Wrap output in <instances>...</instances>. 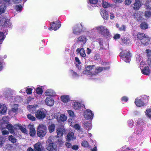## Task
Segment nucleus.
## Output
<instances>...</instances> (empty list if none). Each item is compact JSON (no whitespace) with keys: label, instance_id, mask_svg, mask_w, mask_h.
Wrapping results in <instances>:
<instances>
[{"label":"nucleus","instance_id":"nucleus-1","mask_svg":"<svg viewBox=\"0 0 151 151\" xmlns=\"http://www.w3.org/2000/svg\"><path fill=\"white\" fill-rule=\"evenodd\" d=\"M109 68V67L96 68L94 65H88L85 67V70L83 71V73L88 77H93L102 71L108 70Z\"/></svg>","mask_w":151,"mask_h":151},{"label":"nucleus","instance_id":"nucleus-2","mask_svg":"<svg viewBox=\"0 0 151 151\" xmlns=\"http://www.w3.org/2000/svg\"><path fill=\"white\" fill-rule=\"evenodd\" d=\"M98 33L104 36H108L110 35L109 29L105 26L101 25L97 26L92 29L91 33L92 35Z\"/></svg>","mask_w":151,"mask_h":151},{"label":"nucleus","instance_id":"nucleus-3","mask_svg":"<svg viewBox=\"0 0 151 151\" xmlns=\"http://www.w3.org/2000/svg\"><path fill=\"white\" fill-rule=\"evenodd\" d=\"M137 36L138 39L140 40L142 44L144 45H147L150 42V37L144 33H138Z\"/></svg>","mask_w":151,"mask_h":151},{"label":"nucleus","instance_id":"nucleus-4","mask_svg":"<svg viewBox=\"0 0 151 151\" xmlns=\"http://www.w3.org/2000/svg\"><path fill=\"white\" fill-rule=\"evenodd\" d=\"M47 114V111L45 109H39L35 112V115L37 119L40 120L44 119Z\"/></svg>","mask_w":151,"mask_h":151},{"label":"nucleus","instance_id":"nucleus-5","mask_svg":"<svg viewBox=\"0 0 151 151\" xmlns=\"http://www.w3.org/2000/svg\"><path fill=\"white\" fill-rule=\"evenodd\" d=\"M47 131L46 126L43 124H40L37 129V134L39 137H42L45 135Z\"/></svg>","mask_w":151,"mask_h":151},{"label":"nucleus","instance_id":"nucleus-6","mask_svg":"<svg viewBox=\"0 0 151 151\" xmlns=\"http://www.w3.org/2000/svg\"><path fill=\"white\" fill-rule=\"evenodd\" d=\"M148 98L146 96H144L141 99H136L135 103L137 106L140 107L145 105L148 101Z\"/></svg>","mask_w":151,"mask_h":151},{"label":"nucleus","instance_id":"nucleus-7","mask_svg":"<svg viewBox=\"0 0 151 151\" xmlns=\"http://www.w3.org/2000/svg\"><path fill=\"white\" fill-rule=\"evenodd\" d=\"M121 50L122 51L120 52V56L123 57V59L126 62L129 63L131 58V55L129 52L125 50H122V49H121Z\"/></svg>","mask_w":151,"mask_h":151},{"label":"nucleus","instance_id":"nucleus-8","mask_svg":"<svg viewBox=\"0 0 151 151\" xmlns=\"http://www.w3.org/2000/svg\"><path fill=\"white\" fill-rule=\"evenodd\" d=\"M65 130L63 128H58L57 129V137H60V138L58 139V143L60 144H62L63 142L62 136L63 134L65 133Z\"/></svg>","mask_w":151,"mask_h":151},{"label":"nucleus","instance_id":"nucleus-9","mask_svg":"<svg viewBox=\"0 0 151 151\" xmlns=\"http://www.w3.org/2000/svg\"><path fill=\"white\" fill-rule=\"evenodd\" d=\"M94 114L91 110L87 109L84 112L83 116L86 119L92 120Z\"/></svg>","mask_w":151,"mask_h":151},{"label":"nucleus","instance_id":"nucleus-10","mask_svg":"<svg viewBox=\"0 0 151 151\" xmlns=\"http://www.w3.org/2000/svg\"><path fill=\"white\" fill-rule=\"evenodd\" d=\"M47 149L49 151H56V146L53 145V143L50 140H48L46 142Z\"/></svg>","mask_w":151,"mask_h":151},{"label":"nucleus","instance_id":"nucleus-11","mask_svg":"<svg viewBox=\"0 0 151 151\" xmlns=\"http://www.w3.org/2000/svg\"><path fill=\"white\" fill-rule=\"evenodd\" d=\"M51 27L48 28L49 30L53 29L56 31L61 26V24L59 22L57 21L55 22H52L50 24Z\"/></svg>","mask_w":151,"mask_h":151},{"label":"nucleus","instance_id":"nucleus-12","mask_svg":"<svg viewBox=\"0 0 151 151\" xmlns=\"http://www.w3.org/2000/svg\"><path fill=\"white\" fill-rule=\"evenodd\" d=\"M68 123L70 126L73 127L75 129L77 130L79 132H81V128L80 125L78 124H74V119H70L68 120Z\"/></svg>","mask_w":151,"mask_h":151},{"label":"nucleus","instance_id":"nucleus-13","mask_svg":"<svg viewBox=\"0 0 151 151\" xmlns=\"http://www.w3.org/2000/svg\"><path fill=\"white\" fill-rule=\"evenodd\" d=\"M34 150L35 151H44V148L41 143L38 142L34 145Z\"/></svg>","mask_w":151,"mask_h":151},{"label":"nucleus","instance_id":"nucleus-14","mask_svg":"<svg viewBox=\"0 0 151 151\" xmlns=\"http://www.w3.org/2000/svg\"><path fill=\"white\" fill-rule=\"evenodd\" d=\"M45 94L46 96L53 97L56 95L55 92L52 89H48L46 90L45 92Z\"/></svg>","mask_w":151,"mask_h":151},{"label":"nucleus","instance_id":"nucleus-15","mask_svg":"<svg viewBox=\"0 0 151 151\" xmlns=\"http://www.w3.org/2000/svg\"><path fill=\"white\" fill-rule=\"evenodd\" d=\"M87 39L86 37L81 36L78 38L76 40V42L79 43H81L85 44L86 42Z\"/></svg>","mask_w":151,"mask_h":151},{"label":"nucleus","instance_id":"nucleus-16","mask_svg":"<svg viewBox=\"0 0 151 151\" xmlns=\"http://www.w3.org/2000/svg\"><path fill=\"white\" fill-rule=\"evenodd\" d=\"M45 102L47 106H52L54 104V101L52 99L47 97L45 100Z\"/></svg>","mask_w":151,"mask_h":151},{"label":"nucleus","instance_id":"nucleus-17","mask_svg":"<svg viewBox=\"0 0 151 151\" xmlns=\"http://www.w3.org/2000/svg\"><path fill=\"white\" fill-rule=\"evenodd\" d=\"M100 13L102 17L105 19H107L108 18V14L107 12L104 9L100 10Z\"/></svg>","mask_w":151,"mask_h":151},{"label":"nucleus","instance_id":"nucleus-18","mask_svg":"<svg viewBox=\"0 0 151 151\" xmlns=\"http://www.w3.org/2000/svg\"><path fill=\"white\" fill-rule=\"evenodd\" d=\"M7 109L6 106L4 104H0V115H5Z\"/></svg>","mask_w":151,"mask_h":151},{"label":"nucleus","instance_id":"nucleus-19","mask_svg":"<svg viewBox=\"0 0 151 151\" xmlns=\"http://www.w3.org/2000/svg\"><path fill=\"white\" fill-rule=\"evenodd\" d=\"M76 52L77 54L79 53L80 55L83 57H85L86 56V54L83 48H77L76 50Z\"/></svg>","mask_w":151,"mask_h":151},{"label":"nucleus","instance_id":"nucleus-20","mask_svg":"<svg viewBox=\"0 0 151 151\" xmlns=\"http://www.w3.org/2000/svg\"><path fill=\"white\" fill-rule=\"evenodd\" d=\"M141 6L140 0H135L133 9L135 10H138Z\"/></svg>","mask_w":151,"mask_h":151},{"label":"nucleus","instance_id":"nucleus-21","mask_svg":"<svg viewBox=\"0 0 151 151\" xmlns=\"http://www.w3.org/2000/svg\"><path fill=\"white\" fill-rule=\"evenodd\" d=\"M18 108V104H14L13 106L12 109L9 111V114L10 115H12V113H15L17 111Z\"/></svg>","mask_w":151,"mask_h":151},{"label":"nucleus","instance_id":"nucleus-22","mask_svg":"<svg viewBox=\"0 0 151 151\" xmlns=\"http://www.w3.org/2000/svg\"><path fill=\"white\" fill-rule=\"evenodd\" d=\"M30 131L29 134L31 136H34L35 134L36 130L32 125H29V126Z\"/></svg>","mask_w":151,"mask_h":151},{"label":"nucleus","instance_id":"nucleus-23","mask_svg":"<svg viewBox=\"0 0 151 151\" xmlns=\"http://www.w3.org/2000/svg\"><path fill=\"white\" fill-rule=\"evenodd\" d=\"M60 99L64 103H67L69 102L70 100L69 96L67 95L61 96L60 97Z\"/></svg>","mask_w":151,"mask_h":151},{"label":"nucleus","instance_id":"nucleus-24","mask_svg":"<svg viewBox=\"0 0 151 151\" xmlns=\"http://www.w3.org/2000/svg\"><path fill=\"white\" fill-rule=\"evenodd\" d=\"M37 107V105H29L27 106L28 110L32 113H34L35 111L36 108Z\"/></svg>","mask_w":151,"mask_h":151},{"label":"nucleus","instance_id":"nucleus-25","mask_svg":"<svg viewBox=\"0 0 151 151\" xmlns=\"http://www.w3.org/2000/svg\"><path fill=\"white\" fill-rule=\"evenodd\" d=\"M134 17L139 22H141L142 19V17L140 12H136L134 15Z\"/></svg>","mask_w":151,"mask_h":151},{"label":"nucleus","instance_id":"nucleus-26","mask_svg":"<svg viewBox=\"0 0 151 151\" xmlns=\"http://www.w3.org/2000/svg\"><path fill=\"white\" fill-rule=\"evenodd\" d=\"M142 73L145 75H148L150 73V70L148 66L145 67L143 69L141 70Z\"/></svg>","mask_w":151,"mask_h":151},{"label":"nucleus","instance_id":"nucleus-27","mask_svg":"<svg viewBox=\"0 0 151 151\" xmlns=\"http://www.w3.org/2000/svg\"><path fill=\"white\" fill-rule=\"evenodd\" d=\"M72 105L73 108L75 110L79 109L81 106L80 103L76 101L73 102L72 103Z\"/></svg>","mask_w":151,"mask_h":151},{"label":"nucleus","instance_id":"nucleus-28","mask_svg":"<svg viewBox=\"0 0 151 151\" xmlns=\"http://www.w3.org/2000/svg\"><path fill=\"white\" fill-rule=\"evenodd\" d=\"M76 139V137L75 136L74 133L72 132H69L67 136L68 140H73Z\"/></svg>","mask_w":151,"mask_h":151},{"label":"nucleus","instance_id":"nucleus-29","mask_svg":"<svg viewBox=\"0 0 151 151\" xmlns=\"http://www.w3.org/2000/svg\"><path fill=\"white\" fill-rule=\"evenodd\" d=\"M58 116H59V117L58 116L57 117V119L59 120L60 121L64 122L67 119V116L64 114H61L60 116H59V115H58Z\"/></svg>","mask_w":151,"mask_h":151},{"label":"nucleus","instance_id":"nucleus-30","mask_svg":"<svg viewBox=\"0 0 151 151\" xmlns=\"http://www.w3.org/2000/svg\"><path fill=\"white\" fill-rule=\"evenodd\" d=\"M84 127L87 130H88L91 129L92 127V124L91 122H87L84 123Z\"/></svg>","mask_w":151,"mask_h":151},{"label":"nucleus","instance_id":"nucleus-31","mask_svg":"<svg viewBox=\"0 0 151 151\" xmlns=\"http://www.w3.org/2000/svg\"><path fill=\"white\" fill-rule=\"evenodd\" d=\"M0 6V14L4 13L6 9V4L3 3Z\"/></svg>","mask_w":151,"mask_h":151},{"label":"nucleus","instance_id":"nucleus-32","mask_svg":"<svg viewBox=\"0 0 151 151\" xmlns=\"http://www.w3.org/2000/svg\"><path fill=\"white\" fill-rule=\"evenodd\" d=\"M70 74L73 78H77L79 77V75L74 70H70L69 71Z\"/></svg>","mask_w":151,"mask_h":151},{"label":"nucleus","instance_id":"nucleus-33","mask_svg":"<svg viewBox=\"0 0 151 151\" xmlns=\"http://www.w3.org/2000/svg\"><path fill=\"white\" fill-rule=\"evenodd\" d=\"M140 27L142 29H145L148 28V25L147 23L142 22L140 24Z\"/></svg>","mask_w":151,"mask_h":151},{"label":"nucleus","instance_id":"nucleus-34","mask_svg":"<svg viewBox=\"0 0 151 151\" xmlns=\"http://www.w3.org/2000/svg\"><path fill=\"white\" fill-rule=\"evenodd\" d=\"M13 92V90L11 89L10 88H6L4 92V94L6 95L8 94H10Z\"/></svg>","mask_w":151,"mask_h":151},{"label":"nucleus","instance_id":"nucleus-35","mask_svg":"<svg viewBox=\"0 0 151 151\" xmlns=\"http://www.w3.org/2000/svg\"><path fill=\"white\" fill-rule=\"evenodd\" d=\"M82 146L85 148L90 147V145H89L88 142L86 140H83L81 143Z\"/></svg>","mask_w":151,"mask_h":151},{"label":"nucleus","instance_id":"nucleus-36","mask_svg":"<svg viewBox=\"0 0 151 151\" xmlns=\"http://www.w3.org/2000/svg\"><path fill=\"white\" fill-rule=\"evenodd\" d=\"M122 42L125 44H128L130 42V41L129 39L126 37H124L122 38Z\"/></svg>","mask_w":151,"mask_h":151},{"label":"nucleus","instance_id":"nucleus-37","mask_svg":"<svg viewBox=\"0 0 151 151\" xmlns=\"http://www.w3.org/2000/svg\"><path fill=\"white\" fill-rule=\"evenodd\" d=\"M55 127V125L54 124L50 125L48 127L49 132L50 133L53 132L54 130Z\"/></svg>","mask_w":151,"mask_h":151},{"label":"nucleus","instance_id":"nucleus-38","mask_svg":"<svg viewBox=\"0 0 151 151\" xmlns=\"http://www.w3.org/2000/svg\"><path fill=\"white\" fill-rule=\"evenodd\" d=\"M6 128L9 130L11 133H13V127L11 124H8L6 126Z\"/></svg>","mask_w":151,"mask_h":151},{"label":"nucleus","instance_id":"nucleus-39","mask_svg":"<svg viewBox=\"0 0 151 151\" xmlns=\"http://www.w3.org/2000/svg\"><path fill=\"white\" fill-rule=\"evenodd\" d=\"M27 118L29 120L32 121H35L36 120L35 118L30 114H29L27 115Z\"/></svg>","mask_w":151,"mask_h":151},{"label":"nucleus","instance_id":"nucleus-40","mask_svg":"<svg viewBox=\"0 0 151 151\" xmlns=\"http://www.w3.org/2000/svg\"><path fill=\"white\" fill-rule=\"evenodd\" d=\"M69 115L73 118H74L76 117V115H75L74 112L73 111L71 110H68L67 111Z\"/></svg>","mask_w":151,"mask_h":151},{"label":"nucleus","instance_id":"nucleus-41","mask_svg":"<svg viewBox=\"0 0 151 151\" xmlns=\"http://www.w3.org/2000/svg\"><path fill=\"white\" fill-rule=\"evenodd\" d=\"M145 113L148 118H151V109H149L146 110Z\"/></svg>","mask_w":151,"mask_h":151},{"label":"nucleus","instance_id":"nucleus-42","mask_svg":"<svg viewBox=\"0 0 151 151\" xmlns=\"http://www.w3.org/2000/svg\"><path fill=\"white\" fill-rule=\"evenodd\" d=\"M15 9L17 12H21L22 9V6L21 5L16 6Z\"/></svg>","mask_w":151,"mask_h":151},{"label":"nucleus","instance_id":"nucleus-43","mask_svg":"<svg viewBox=\"0 0 151 151\" xmlns=\"http://www.w3.org/2000/svg\"><path fill=\"white\" fill-rule=\"evenodd\" d=\"M9 139L12 142L14 143L16 142V139L12 135L9 136Z\"/></svg>","mask_w":151,"mask_h":151},{"label":"nucleus","instance_id":"nucleus-44","mask_svg":"<svg viewBox=\"0 0 151 151\" xmlns=\"http://www.w3.org/2000/svg\"><path fill=\"white\" fill-rule=\"evenodd\" d=\"M36 92L37 93L39 94H42V93L43 91L41 88L38 87L36 89Z\"/></svg>","mask_w":151,"mask_h":151},{"label":"nucleus","instance_id":"nucleus-45","mask_svg":"<svg viewBox=\"0 0 151 151\" xmlns=\"http://www.w3.org/2000/svg\"><path fill=\"white\" fill-rule=\"evenodd\" d=\"M102 5L103 7L107 8L109 6V4L106 2L102 0Z\"/></svg>","mask_w":151,"mask_h":151},{"label":"nucleus","instance_id":"nucleus-46","mask_svg":"<svg viewBox=\"0 0 151 151\" xmlns=\"http://www.w3.org/2000/svg\"><path fill=\"white\" fill-rule=\"evenodd\" d=\"M150 3V2L149 1L147 0L146 2L145 3L144 5L146 9L151 10V7L149 5Z\"/></svg>","mask_w":151,"mask_h":151},{"label":"nucleus","instance_id":"nucleus-47","mask_svg":"<svg viewBox=\"0 0 151 151\" xmlns=\"http://www.w3.org/2000/svg\"><path fill=\"white\" fill-rule=\"evenodd\" d=\"M145 16L146 18H149L151 17V12L149 11H146L145 12Z\"/></svg>","mask_w":151,"mask_h":151},{"label":"nucleus","instance_id":"nucleus-48","mask_svg":"<svg viewBox=\"0 0 151 151\" xmlns=\"http://www.w3.org/2000/svg\"><path fill=\"white\" fill-rule=\"evenodd\" d=\"M33 89L31 88H26L25 91L27 94H30L32 93V91Z\"/></svg>","mask_w":151,"mask_h":151},{"label":"nucleus","instance_id":"nucleus-49","mask_svg":"<svg viewBox=\"0 0 151 151\" xmlns=\"http://www.w3.org/2000/svg\"><path fill=\"white\" fill-rule=\"evenodd\" d=\"M19 129L23 133H27V131L25 128L22 127V126H19Z\"/></svg>","mask_w":151,"mask_h":151},{"label":"nucleus","instance_id":"nucleus-50","mask_svg":"<svg viewBox=\"0 0 151 151\" xmlns=\"http://www.w3.org/2000/svg\"><path fill=\"white\" fill-rule=\"evenodd\" d=\"M5 38L4 33L2 32H0V40H3Z\"/></svg>","mask_w":151,"mask_h":151},{"label":"nucleus","instance_id":"nucleus-51","mask_svg":"<svg viewBox=\"0 0 151 151\" xmlns=\"http://www.w3.org/2000/svg\"><path fill=\"white\" fill-rule=\"evenodd\" d=\"M89 2L91 5H95L97 3L98 1V0H89Z\"/></svg>","mask_w":151,"mask_h":151},{"label":"nucleus","instance_id":"nucleus-52","mask_svg":"<svg viewBox=\"0 0 151 151\" xmlns=\"http://www.w3.org/2000/svg\"><path fill=\"white\" fill-rule=\"evenodd\" d=\"M136 60L137 63H139L141 60V58L139 55H136Z\"/></svg>","mask_w":151,"mask_h":151},{"label":"nucleus","instance_id":"nucleus-53","mask_svg":"<svg viewBox=\"0 0 151 151\" xmlns=\"http://www.w3.org/2000/svg\"><path fill=\"white\" fill-rule=\"evenodd\" d=\"M121 100L122 101L127 102L128 100V98L126 96H124L122 98Z\"/></svg>","mask_w":151,"mask_h":151},{"label":"nucleus","instance_id":"nucleus-54","mask_svg":"<svg viewBox=\"0 0 151 151\" xmlns=\"http://www.w3.org/2000/svg\"><path fill=\"white\" fill-rule=\"evenodd\" d=\"M132 1V0H125V4L126 5H129L130 4Z\"/></svg>","mask_w":151,"mask_h":151},{"label":"nucleus","instance_id":"nucleus-55","mask_svg":"<svg viewBox=\"0 0 151 151\" xmlns=\"http://www.w3.org/2000/svg\"><path fill=\"white\" fill-rule=\"evenodd\" d=\"M1 131L2 134L3 135L8 134H9V131L6 130H2Z\"/></svg>","mask_w":151,"mask_h":151},{"label":"nucleus","instance_id":"nucleus-56","mask_svg":"<svg viewBox=\"0 0 151 151\" xmlns=\"http://www.w3.org/2000/svg\"><path fill=\"white\" fill-rule=\"evenodd\" d=\"M126 28V27L125 26L123 25L120 27L119 28V30L120 31H125Z\"/></svg>","mask_w":151,"mask_h":151},{"label":"nucleus","instance_id":"nucleus-57","mask_svg":"<svg viewBox=\"0 0 151 151\" xmlns=\"http://www.w3.org/2000/svg\"><path fill=\"white\" fill-rule=\"evenodd\" d=\"M75 60L76 63H77L78 64H81V61L78 58L76 57L75 58Z\"/></svg>","mask_w":151,"mask_h":151},{"label":"nucleus","instance_id":"nucleus-58","mask_svg":"<svg viewBox=\"0 0 151 151\" xmlns=\"http://www.w3.org/2000/svg\"><path fill=\"white\" fill-rule=\"evenodd\" d=\"M10 0H0V4L3 3H8Z\"/></svg>","mask_w":151,"mask_h":151},{"label":"nucleus","instance_id":"nucleus-59","mask_svg":"<svg viewBox=\"0 0 151 151\" xmlns=\"http://www.w3.org/2000/svg\"><path fill=\"white\" fill-rule=\"evenodd\" d=\"M120 37V35L118 34H116L115 35L114 37V39L115 40L119 38Z\"/></svg>","mask_w":151,"mask_h":151},{"label":"nucleus","instance_id":"nucleus-60","mask_svg":"<svg viewBox=\"0 0 151 151\" xmlns=\"http://www.w3.org/2000/svg\"><path fill=\"white\" fill-rule=\"evenodd\" d=\"M114 2L117 3H119L122 2L124 0H111Z\"/></svg>","mask_w":151,"mask_h":151},{"label":"nucleus","instance_id":"nucleus-61","mask_svg":"<svg viewBox=\"0 0 151 151\" xmlns=\"http://www.w3.org/2000/svg\"><path fill=\"white\" fill-rule=\"evenodd\" d=\"M4 139L2 137H0V146L1 145L4 144Z\"/></svg>","mask_w":151,"mask_h":151},{"label":"nucleus","instance_id":"nucleus-62","mask_svg":"<svg viewBox=\"0 0 151 151\" xmlns=\"http://www.w3.org/2000/svg\"><path fill=\"white\" fill-rule=\"evenodd\" d=\"M78 29L77 28L76 29H73V33L76 35H78L79 34V32L78 31Z\"/></svg>","mask_w":151,"mask_h":151},{"label":"nucleus","instance_id":"nucleus-63","mask_svg":"<svg viewBox=\"0 0 151 151\" xmlns=\"http://www.w3.org/2000/svg\"><path fill=\"white\" fill-rule=\"evenodd\" d=\"M145 65V63L143 62H141L140 63V68L141 70L143 68V67L144 65Z\"/></svg>","mask_w":151,"mask_h":151},{"label":"nucleus","instance_id":"nucleus-64","mask_svg":"<svg viewBox=\"0 0 151 151\" xmlns=\"http://www.w3.org/2000/svg\"><path fill=\"white\" fill-rule=\"evenodd\" d=\"M65 145L66 147L68 148H70L72 147L71 144L68 142H66Z\"/></svg>","mask_w":151,"mask_h":151}]
</instances>
